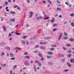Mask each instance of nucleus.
<instances>
[{
	"label": "nucleus",
	"instance_id": "nucleus-4",
	"mask_svg": "<svg viewBox=\"0 0 74 74\" xmlns=\"http://www.w3.org/2000/svg\"><path fill=\"white\" fill-rule=\"evenodd\" d=\"M65 4H66V5H68L67 6L68 7L70 8V7H71V5L69 4V3H67V2H66Z\"/></svg>",
	"mask_w": 74,
	"mask_h": 74
},
{
	"label": "nucleus",
	"instance_id": "nucleus-6",
	"mask_svg": "<svg viewBox=\"0 0 74 74\" xmlns=\"http://www.w3.org/2000/svg\"><path fill=\"white\" fill-rule=\"evenodd\" d=\"M66 46L68 47H70L71 46V45L70 44H66Z\"/></svg>",
	"mask_w": 74,
	"mask_h": 74
},
{
	"label": "nucleus",
	"instance_id": "nucleus-40",
	"mask_svg": "<svg viewBox=\"0 0 74 74\" xmlns=\"http://www.w3.org/2000/svg\"><path fill=\"white\" fill-rule=\"evenodd\" d=\"M18 49H19V48H18L16 47L15 48V49H16V50H17L18 51Z\"/></svg>",
	"mask_w": 74,
	"mask_h": 74
},
{
	"label": "nucleus",
	"instance_id": "nucleus-41",
	"mask_svg": "<svg viewBox=\"0 0 74 74\" xmlns=\"http://www.w3.org/2000/svg\"><path fill=\"white\" fill-rule=\"evenodd\" d=\"M10 74H12V70H10Z\"/></svg>",
	"mask_w": 74,
	"mask_h": 74
},
{
	"label": "nucleus",
	"instance_id": "nucleus-51",
	"mask_svg": "<svg viewBox=\"0 0 74 74\" xmlns=\"http://www.w3.org/2000/svg\"><path fill=\"white\" fill-rule=\"evenodd\" d=\"M18 7V6L16 5L13 7V8H16V7Z\"/></svg>",
	"mask_w": 74,
	"mask_h": 74
},
{
	"label": "nucleus",
	"instance_id": "nucleus-27",
	"mask_svg": "<svg viewBox=\"0 0 74 74\" xmlns=\"http://www.w3.org/2000/svg\"><path fill=\"white\" fill-rule=\"evenodd\" d=\"M51 47H56V45H52Z\"/></svg>",
	"mask_w": 74,
	"mask_h": 74
},
{
	"label": "nucleus",
	"instance_id": "nucleus-11",
	"mask_svg": "<svg viewBox=\"0 0 74 74\" xmlns=\"http://www.w3.org/2000/svg\"><path fill=\"white\" fill-rule=\"evenodd\" d=\"M51 39V37H48L47 38H45V39H46L47 40H50V39Z\"/></svg>",
	"mask_w": 74,
	"mask_h": 74
},
{
	"label": "nucleus",
	"instance_id": "nucleus-63",
	"mask_svg": "<svg viewBox=\"0 0 74 74\" xmlns=\"http://www.w3.org/2000/svg\"><path fill=\"white\" fill-rule=\"evenodd\" d=\"M58 16V14H55V16H56H56Z\"/></svg>",
	"mask_w": 74,
	"mask_h": 74
},
{
	"label": "nucleus",
	"instance_id": "nucleus-38",
	"mask_svg": "<svg viewBox=\"0 0 74 74\" xmlns=\"http://www.w3.org/2000/svg\"><path fill=\"white\" fill-rule=\"evenodd\" d=\"M50 50H51V51H53L54 50V48L53 47H52L50 49Z\"/></svg>",
	"mask_w": 74,
	"mask_h": 74
},
{
	"label": "nucleus",
	"instance_id": "nucleus-20",
	"mask_svg": "<svg viewBox=\"0 0 74 74\" xmlns=\"http://www.w3.org/2000/svg\"><path fill=\"white\" fill-rule=\"evenodd\" d=\"M71 54H69L67 56V57L68 58H70V57H71Z\"/></svg>",
	"mask_w": 74,
	"mask_h": 74
},
{
	"label": "nucleus",
	"instance_id": "nucleus-18",
	"mask_svg": "<svg viewBox=\"0 0 74 74\" xmlns=\"http://www.w3.org/2000/svg\"><path fill=\"white\" fill-rule=\"evenodd\" d=\"M71 62L73 63H74V60L71 59Z\"/></svg>",
	"mask_w": 74,
	"mask_h": 74
},
{
	"label": "nucleus",
	"instance_id": "nucleus-2",
	"mask_svg": "<svg viewBox=\"0 0 74 74\" xmlns=\"http://www.w3.org/2000/svg\"><path fill=\"white\" fill-rule=\"evenodd\" d=\"M37 20H38V21H39V20H40V19H42V17H41V16H38V17H37Z\"/></svg>",
	"mask_w": 74,
	"mask_h": 74
},
{
	"label": "nucleus",
	"instance_id": "nucleus-54",
	"mask_svg": "<svg viewBox=\"0 0 74 74\" xmlns=\"http://www.w3.org/2000/svg\"><path fill=\"white\" fill-rule=\"evenodd\" d=\"M17 9L20 10V8H19V7H17Z\"/></svg>",
	"mask_w": 74,
	"mask_h": 74
},
{
	"label": "nucleus",
	"instance_id": "nucleus-22",
	"mask_svg": "<svg viewBox=\"0 0 74 74\" xmlns=\"http://www.w3.org/2000/svg\"><path fill=\"white\" fill-rule=\"evenodd\" d=\"M34 71L36 72L37 71V70H36V67H34Z\"/></svg>",
	"mask_w": 74,
	"mask_h": 74
},
{
	"label": "nucleus",
	"instance_id": "nucleus-39",
	"mask_svg": "<svg viewBox=\"0 0 74 74\" xmlns=\"http://www.w3.org/2000/svg\"><path fill=\"white\" fill-rule=\"evenodd\" d=\"M24 54L25 55H27V52H25L24 53Z\"/></svg>",
	"mask_w": 74,
	"mask_h": 74
},
{
	"label": "nucleus",
	"instance_id": "nucleus-30",
	"mask_svg": "<svg viewBox=\"0 0 74 74\" xmlns=\"http://www.w3.org/2000/svg\"><path fill=\"white\" fill-rule=\"evenodd\" d=\"M47 59H50L52 58V57L51 56H47Z\"/></svg>",
	"mask_w": 74,
	"mask_h": 74
},
{
	"label": "nucleus",
	"instance_id": "nucleus-42",
	"mask_svg": "<svg viewBox=\"0 0 74 74\" xmlns=\"http://www.w3.org/2000/svg\"><path fill=\"white\" fill-rule=\"evenodd\" d=\"M1 21H4V19H3V17H1Z\"/></svg>",
	"mask_w": 74,
	"mask_h": 74
},
{
	"label": "nucleus",
	"instance_id": "nucleus-13",
	"mask_svg": "<svg viewBox=\"0 0 74 74\" xmlns=\"http://www.w3.org/2000/svg\"><path fill=\"white\" fill-rule=\"evenodd\" d=\"M71 26H72V27H74V23L72 22L71 23Z\"/></svg>",
	"mask_w": 74,
	"mask_h": 74
},
{
	"label": "nucleus",
	"instance_id": "nucleus-43",
	"mask_svg": "<svg viewBox=\"0 0 74 74\" xmlns=\"http://www.w3.org/2000/svg\"><path fill=\"white\" fill-rule=\"evenodd\" d=\"M11 60H14L15 59V58H10Z\"/></svg>",
	"mask_w": 74,
	"mask_h": 74
},
{
	"label": "nucleus",
	"instance_id": "nucleus-36",
	"mask_svg": "<svg viewBox=\"0 0 74 74\" xmlns=\"http://www.w3.org/2000/svg\"><path fill=\"white\" fill-rule=\"evenodd\" d=\"M64 35L65 36H67V34L66 32H65L64 33Z\"/></svg>",
	"mask_w": 74,
	"mask_h": 74
},
{
	"label": "nucleus",
	"instance_id": "nucleus-45",
	"mask_svg": "<svg viewBox=\"0 0 74 74\" xmlns=\"http://www.w3.org/2000/svg\"><path fill=\"white\" fill-rule=\"evenodd\" d=\"M12 22H14L15 21V19H14V18L12 19Z\"/></svg>",
	"mask_w": 74,
	"mask_h": 74
},
{
	"label": "nucleus",
	"instance_id": "nucleus-32",
	"mask_svg": "<svg viewBox=\"0 0 74 74\" xmlns=\"http://www.w3.org/2000/svg\"><path fill=\"white\" fill-rule=\"evenodd\" d=\"M58 25H57V24H54L53 25V26L54 27H55L56 26H57Z\"/></svg>",
	"mask_w": 74,
	"mask_h": 74
},
{
	"label": "nucleus",
	"instance_id": "nucleus-21",
	"mask_svg": "<svg viewBox=\"0 0 74 74\" xmlns=\"http://www.w3.org/2000/svg\"><path fill=\"white\" fill-rule=\"evenodd\" d=\"M25 58L26 59H30V57L29 56H25Z\"/></svg>",
	"mask_w": 74,
	"mask_h": 74
},
{
	"label": "nucleus",
	"instance_id": "nucleus-17",
	"mask_svg": "<svg viewBox=\"0 0 74 74\" xmlns=\"http://www.w3.org/2000/svg\"><path fill=\"white\" fill-rule=\"evenodd\" d=\"M70 15L71 16H74V14L73 13H71L70 14Z\"/></svg>",
	"mask_w": 74,
	"mask_h": 74
},
{
	"label": "nucleus",
	"instance_id": "nucleus-46",
	"mask_svg": "<svg viewBox=\"0 0 74 74\" xmlns=\"http://www.w3.org/2000/svg\"><path fill=\"white\" fill-rule=\"evenodd\" d=\"M48 2L49 3H50V4H51V2L50 1V0H49L48 1Z\"/></svg>",
	"mask_w": 74,
	"mask_h": 74
},
{
	"label": "nucleus",
	"instance_id": "nucleus-57",
	"mask_svg": "<svg viewBox=\"0 0 74 74\" xmlns=\"http://www.w3.org/2000/svg\"><path fill=\"white\" fill-rule=\"evenodd\" d=\"M37 52H38V51H37L36 50V51H34V53H37Z\"/></svg>",
	"mask_w": 74,
	"mask_h": 74
},
{
	"label": "nucleus",
	"instance_id": "nucleus-49",
	"mask_svg": "<svg viewBox=\"0 0 74 74\" xmlns=\"http://www.w3.org/2000/svg\"><path fill=\"white\" fill-rule=\"evenodd\" d=\"M44 59V58H42L40 60H41V61H42V60H43Z\"/></svg>",
	"mask_w": 74,
	"mask_h": 74
},
{
	"label": "nucleus",
	"instance_id": "nucleus-55",
	"mask_svg": "<svg viewBox=\"0 0 74 74\" xmlns=\"http://www.w3.org/2000/svg\"><path fill=\"white\" fill-rule=\"evenodd\" d=\"M63 49L64 50H67V49L65 47H63Z\"/></svg>",
	"mask_w": 74,
	"mask_h": 74
},
{
	"label": "nucleus",
	"instance_id": "nucleus-33",
	"mask_svg": "<svg viewBox=\"0 0 74 74\" xmlns=\"http://www.w3.org/2000/svg\"><path fill=\"white\" fill-rule=\"evenodd\" d=\"M32 16H33L32 15H29V18H32Z\"/></svg>",
	"mask_w": 74,
	"mask_h": 74
},
{
	"label": "nucleus",
	"instance_id": "nucleus-5",
	"mask_svg": "<svg viewBox=\"0 0 74 74\" xmlns=\"http://www.w3.org/2000/svg\"><path fill=\"white\" fill-rule=\"evenodd\" d=\"M38 55L39 57H40V58H43V56L42 55L41 53H38Z\"/></svg>",
	"mask_w": 74,
	"mask_h": 74
},
{
	"label": "nucleus",
	"instance_id": "nucleus-52",
	"mask_svg": "<svg viewBox=\"0 0 74 74\" xmlns=\"http://www.w3.org/2000/svg\"><path fill=\"white\" fill-rule=\"evenodd\" d=\"M56 30V28H54L53 29V32H55Z\"/></svg>",
	"mask_w": 74,
	"mask_h": 74
},
{
	"label": "nucleus",
	"instance_id": "nucleus-26",
	"mask_svg": "<svg viewBox=\"0 0 74 74\" xmlns=\"http://www.w3.org/2000/svg\"><path fill=\"white\" fill-rule=\"evenodd\" d=\"M41 65H42L41 64V63H38V66H39V67H40V66H41Z\"/></svg>",
	"mask_w": 74,
	"mask_h": 74
},
{
	"label": "nucleus",
	"instance_id": "nucleus-56",
	"mask_svg": "<svg viewBox=\"0 0 74 74\" xmlns=\"http://www.w3.org/2000/svg\"><path fill=\"white\" fill-rule=\"evenodd\" d=\"M9 36H11V33L9 34Z\"/></svg>",
	"mask_w": 74,
	"mask_h": 74
},
{
	"label": "nucleus",
	"instance_id": "nucleus-1",
	"mask_svg": "<svg viewBox=\"0 0 74 74\" xmlns=\"http://www.w3.org/2000/svg\"><path fill=\"white\" fill-rule=\"evenodd\" d=\"M29 65V62L27 61H26L25 63V65L26 66H28Z\"/></svg>",
	"mask_w": 74,
	"mask_h": 74
},
{
	"label": "nucleus",
	"instance_id": "nucleus-50",
	"mask_svg": "<svg viewBox=\"0 0 74 74\" xmlns=\"http://www.w3.org/2000/svg\"><path fill=\"white\" fill-rule=\"evenodd\" d=\"M57 3H58V4H59L60 3V2H59V1H57Z\"/></svg>",
	"mask_w": 74,
	"mask_h": 74
},
{
	"label": "nucleus",
	"instance_id": "nucleus-48",
	"mask_svg": "<svg viewBox=\"0 0 74 74\" xmlns=\"http://www.w3.org/2000/svg\"><path fill=\"white\" fill-rule=\"evenodd\" d=\"M35 62L36 63H38V62H39V61H35Z\"/></svg>",
	"mask_w": 74,
	"mask_h": 74
},
{
	"label": "nucleus",
	"instance_id": "nucleus-28",
	"mask_svg": "<svg viewBox=\"0 0 74 74\" xmlns=\"http://www.w3.org/2000/svg\"><path fill=\"white\" fill-rule=\"evenodd\" d=\"M71 50H69L68 51V53H71Z\"/></svg>",
	"mask_w": 74,
	"mask_h": 74
},
{
	"label": "nucleus",
	"instance_id": "nucleus-23",
	"mask_svg": "<svg viewBox=\"0 0 74 74\" xmlns=\"http://www.w3.org/2000/svg\"><path fill=\"white\" fill-rule=\"evenodd\" d=\"M69 40L70 41L73 42L74 41V39L73 38H71Z\"/></svg>",
	"mask_w": 74,
	"mask_h": 74
},
{
	"label": "nucleus",
	"instance_id": "nucleus-62",
	"mask_svg": "<svg viewBox=\"0 0 74 74\" xmlns=\"http://www.w3.org/2000/svg\"><path fill=\"white\" fill-rule=\"evenodd\" d=\"M62 62H64V59H63L61 60Z\"/></svg>",
	"mask_w": 74,
	"mask_h": 74
},
{
	"label": "nucleus",
	"instance_id": "nucleus-12",
	"mask_svg": "<svg viewBox=\"0 0 74 74\" xmlns=\"http://www.w3.org/2000/svg\"><path fill=\"white\" fill-rule=\"evenodd\" d=\"M55 21V18H52V19L51 21V23H52Z\"/></svg>",
	"mask_w": 74,
	"mask_h": 74
},
{
	"label": "nucleus",
	"instance_id": "nucleus-7",
	"mask_svg": "<svg viewBox=\"0 0 74 74\" xmlns=\"http://www.w3.org/2000/svg\"><path fill=\"white\" fill-rule=\"evenodd\" d=\"M67 65L69 68H71V64L69 62L67 63Z\"/></svg>",
	"mask_w": 74,
	"mask_h": 74
},
{
	"label": "nucleus",
	"instance_id": "nucleus-31",
	"mask_svg": "<svg viewBox=\"0 0 74 74\" xmlns=\"http://www.w3.org/2000/svg\"><path fill=\"white\" fill-rule=\"evenodd\" d=\"M4 55H5V53H4V52H2L1 53V55H2V56H4Z\"/></svg>",
	"mask_w": 74,
	"mask_h": 74
},
{
	"label": "nucleus",
	"instance_id": "nucleus-24",
	"mask_svg": "<svg viewBox=\"0 0 74 74\" xmlns=\"http://www.w3.org/2000/svg\"><path fill=\"white\" fill-rule=\"evenodd\" d=\"M69 71V70L68 69H66L64 70L63 71V73H66V72H67Z\"/></svg>",
	"mask_w": 74,
	"mask_h": 74
},
{
	"label": "nucleus",
	"instance_id": "nucleus-37",
	"mask_svg": "<svg viewBox=\"0 0 74 74\" xmlns=\"http://www.w3.org/2000/svg\"><path fill=\"white\" fill-rule=\"evenodd\" d=\"M57 10H59V11H60V10H61V8H57Z\"/></svg>",
	"mask_w": 74,
	"mask_h": 74
},
{
	"label": "nucleus",
	"instance_id": "nucleus-16",
	"mask_svg": "<svg viewBox=\"0 0 74 74\" xmlns=\"http://www.w3.org/2000/svg\"><path fill=\"white\" fill-rule=\"evenodd\" d=\"M68 38V37L67 36H65L64 37V40H67Z\"/></svg>",
	"mask_w": 74,
	"mask_h": 74
},
{
	"label": "nucleus",
	"instance_id": "nucleus-47",
	"mask_svg": "<svg viewBox=\"0 0 74 74\" xmlns=\"http://www.w3.org/2000/svg\"><path fill=\"white\" fill-rule=\"evenodd\" d=\"M7 49H8V50H9V49H10V48L9 47H7Z\"/></svg>",
	"mask_w": 74,
	"mask_h": 74
},
{
	"label": "nucleus",
	"instance_id": "nucleus-60",
	"mask_svg": "<svg viewBox=\"0 0 74 74\" xmlns=\"http://www.w3.org/2000/svg\"><path fill=\"white\" fill-rule=\"evenodd\" d=\"M5 66H6V64H3V66L4 67H5Z\"/></svg>",
	"mask_w": 74,
	"mask_h": 74
},
{
	"label": "nucleus",
	"instance_id": "nucleus-53",
	"mask_svg": "<svg viewBox=\"0 0 74 74\" xmlns=\"http://www.w3.org/2000/svg\"><path fill=\"white\" fill-rule=\"evenodd\" d=\"M43 3H46V1H43Z\"/></svg>",
	"mask_w": 74,
	"mask_h": 74
},
{
	"label": "nucleus",
	"instance_id": "nucleus-10",
	"mask_svg": "<svg viewBox=\"0 0 74 74\" xmlns=\"http://www.w3.org/2000/svg\"><path fill=\"white\" fill-rule=\"evenodd\" d=\"M10 56L11 58H12L14 56V54L12 53H10Z\"/></svg>",
	"mask_w": 74,
	"mask_h": 74
},
{
	"label": "nucleus",
	"instance_id": "nucleus-35",
	"mask_svg": "<svg viewBox=\"0 0 74 74\" xmlns=\"http://www.w3.org/2000/svg\"><path fill=\"white\" fill-rule=\"evenodd\" d=\"M49 19V17H45L44 19H45H45Z\"/></svg>",
	"mask_w": 74,
	"mask_h": 74
},
{
	"label": "nucleus",
	"instance_id": "nucleus-64",
	"mask_svg": "<svg viewBox=\"0 0 74 74\" xmlns=\"http://www.w3.org/2000/svg\"><path fill=\"white\" fill-rule=\"evenodd\" d=\"M11 0H8V3H10V2H11Z\"/></svg>",
	"mask_w": 74,
	"mask_h": 74
},
{
	"label": "nucleus",
	"instance_id": "nucleus-19",
	"mask_svg": "<svg viewBox=\"0 0 74 74\" xmlns=\"http://www.w3.org/2000/svg\"><path fill=\"white\" fill-rule=\"evenodd\" d=\"M10 14H15V12H14L11 11L10 12Z\"/></svg>",
	"mask_w": 74,
	"mask_h": 74
},
{
	"label": "nucleus",
	"instance_id": "nucleus-8",
	"mask_svg": "<svg viewBox=\"0 0 74 74\" xmlns=\"http://www.w3.org/2000/svg\"><path fill=\"white\" fill-rule=\"evenodd\" d=\"M47 53L49 55H52L53 54V52H51V51H48Z\"/></svg>",
	"mask_w": 74,
	"mask_h": 74
},
{
	"label": "nucleus",
	"instance_id": "nucleus-15",
	"mask_svg": "<svg viewBox=\"0 0 74 74\" xmlns=\"http://www.w3.org/2000/svg\"><path fill=\"white\" fill-rule=\"evenodd\" d=\"M8 1H6L4 3L5 5H8Z\"/></svg>",
	"mask_w": 74,
	"mask_h": 74
},
{
	"label": "nucleus",
	"instance_id": "nucleus-61",
	"mask_svg": "<svg viewBox=\"0 0 74 74\" xmlns=\"http://www.w3.org/2000/svg\"><path fill=\"white\" fill-rule=\"evenodd\" d=\"M35 48H38V45H36L35 46Z\"/></svg>",
	"mask_w": 74,
	"mask_h": 74
},
{
	"label": "nucleus",
	"instance_id": "nucleus-58",
	"mask_svg": "<svg viewBox=\"0 0 74 74\" xmlns=\"http://www.w3.org/2000/svg\"><path fill=\"white\" fill-rule=\"evenodd\" d=\"M41 49H45V47H41Z\"/></svg>",
	"mask_w": 74,
	"mask_h": 74
},
{
	"label": "nucleus",
	"instance_id": "nucleus-9",
	"mask_svg": "<svg viewBox=\"0 0 74 74\" xmlns=\"http://www.w3.org/2000/svg\"><path fill=\"white\" fill-rule=\"evenodd\" d=\"M2 27L4 31H6V27L5 26H3Z\"/></svg>",
	"mask_w": 74,
	"mask_h": 74
},
{
	"label": "nucleus",
	"instance_id": "nucleus-29",
	"mask_svg": "<svg viewBox=\"0 0 74 74\" xmlns=\"http://www.w3.org/2000/svg\"><path fill=\"white\" fill-rule=\"evenodd\" d=\"M16 67H17V66H16V65L14 66L13 67V69H16Z\"/></svg>",
	"mask_w": 74,
	"mask_h": 74
},
{
	"label": "nucleus",
	"instance_id": "nucleus-14",
	"mask_svg": "<svg viewBox=\"0 0 74 74\" xmlns=\"http://www.w3.org/2000/svg\"><path fill=\"white\" fill-rule=\"evenodd\" d=\"M26 38H27V36H24L22 37V38L23 39H25Z\"/></svg>",
	"mask_w": 74,
	"mask_h": 74
},
{
	"label": "nucleus",
	"instance_id": "nucleus-34",
	"mask_svg": "<svg viewBox=\"0 0 74 74\" xmlns=\"http://www.w3.org/2000/svg\"><path fill=\"white\" fill-rule=\"evenodd\" d=\"M33 13V12H30L29 13V14H30V15H32Z\"/></svg>",
	"mask_w": 74,
	"mask_h": 74
},
{
	"label": "nucleus",
	"instance_id": "nucleus-3",
	"mask_svg": "<svg viewBox=\"0 0 74 74\" xmlns=\"http://www.w3.org/2000/svg\"><path fill=\"white\" fill-rule=\"evenodd\" d=\"M62 33L61 34H60V35L58 38V41H60V39H61V38H62Z\"/></svg>",
	"mask_w": 74,
	"mask_h": 74
},
{
	"label": "nucleus",
	"instance_id": "nucleus-25",
	"mask_svg": "<svg viewBox=\"0 0 74 74\" xmlns=\"http://www.w3.org/2000/svg\"><path fill=\"white\" fill-rule=\"evenodd\" d=\"M22 43L23 44H25V41L24 40H22Z\"/></svg>",
	"mask_w": 74,
	"mask_h": 74
},
{
	"label": "nucleus",
	"instance_id": "nucleus-44",
	"mask_svg": "<svg viewBox=\"0 0 74 74\" xmlns=\"http://www.w3.org/2000/svg\"><path fill=\"white\" fill-rule=\"evenodd\" d=\"M29 41L27 42H26V44H27V45H29Z\"/></svg>",
	"mask_w": 74,
	"mask_h": 74
},
{
	"label": "nucleus",
	"instance_id": "nucleus-59",
	"mask_svg": "<svg viewBox=\"0 0 74 74\" xmlns=\"http://www.w3.org/2000/svg\"><path fill=\"white\" fill-rule=\"evenodd\" d=\"M61 57H63L64 56V55H63L62 54H61Z\"/></svg>",
	"mask_w": 74,
	"mask_h": 74
}]
</instances>
